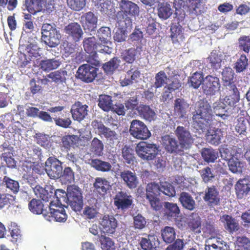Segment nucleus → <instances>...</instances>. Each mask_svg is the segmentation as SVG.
Here are the masks:
<instances>
[{
    "mask_svg": "<svg viewBox=\"0 0 250 250\" xmlns=\"http://www.w3.org/2000/svg\"><path fill=\"white\" fill-rule=\"evenodd\" d=\"M120 176L129 188L133 189L137 187L138 180L135 172L125 170L121 172Z\"/></svg>",
    "mask_w": 250,
    "mask_h": 250,
    "instance_id": "obj_23",
    "label": "nucleus"
},
{
    "mask_svg": "<svg viewBox=\"0 0 250 250\" xmlns=\"http://www.w3.org/2000/svg\"><path fill=\"white\" fill-rule=\"evenodd\" d=\"M220 87L219 79L217 77L208 75L203 81L202 88L207 95H214L219 90Z\"/></svg>",
    "mask_w": 250,
    "mask_h": 250,
    "instance_id": "obj_12",
    "label": "nucleus"
},
{
    "mask_svg": "<svg viewBox=\"0 0 250 250\" xmlns=\"http://www.w3.org/2000/svg\"><path fill=\"white\" fill-rule=\"evenodd\" d=\"M90 164L96 170L102 172L108 171L111 168L109 163L98 159H92Z\"/></svg>",
    "mask_w": 250,
    "mask_h": 250,
    "instance_id": "obj_37",
    "label": "nucleus"
},
{
    "mask_svg": "<svg viewBox=\"0 0 250 250\" xmlns=\"http://www.w3.org/2000/svg\"><path fill=\"white\" fill-rule=\"evenodd\" d=\"M45 171L48 176L52 179L60 178L62 175V167L57 158L50 157L45 162Z\"/></svg>",
    "mask_w": 250,
    "mask_h": 250,
    "instance_id": "obj_8",
    "label": "nucleus"
},
{
    "mask_svg": "<svg viewBox=\"0 0 250 250\" xmlns=\"http://www.w3.org/2000/svg\"><path fill=\"white\" fill-rule=\"evenodd\" d=\"M67 72L65 70H58L50 73L47 77L56 83H61L65 79Z\"/></svg>",
    "mask_w": 250,
    "mask_h": 250,
    "instance_id": "obj_60",
    "label": "nucleus"
},
{
    "mask_svg": "<svg viewBox=\"0 0 250 250\" xmlns=\"http://www.w3.org/2000/svg\"><path fill=\"white\" fill-rule=\"evenodd\" d=\"M199 172L203 181L206 183L211 181L215 177L211 169L209 167H204L200 170Z\"/></svg>",
    "mask_w": 250,
    "mask_h": 250,
    "instance_id": "obj_63",
    "label": "nucleus"
},
{
    "mask_svg": "<svg viewBox=\"0 0 250 250\" xmlns=\"http://www.w3.org/2000/svg\"><path fill=\"white\" fill-rule=\"evenodd\" d=\"M2 184L5 185L7 188L10 189L14 193L18 192L19 190V182L6 176L3 177Z\"/></svg>",
    "mask_w": 250,
    "mask_h": 250,
    "instance_id": "obj_51",
    "label": "nucleus"
},
{
    "mask_svg": "<svg viewBox=\"0 0 250 250\" xmlns=\"http://www.w3.org/2000/svg\"><path fill=\"white\" fill-rule=\"evenodd\" d=\"M204 80L202 73L196 71L188 80V83L189 86L197 89L201 84H203Z\"/></svg>",
    "mask_w": 250,
    "mask_h": 250,
    "instance_id": "obj_43",
    "label": "nucleus"
},
{
    "mask_svg": "<svg viewBox=\"0 0 250 250\" xmlns=\"http://www.w3.org/2000/svg\"><path fill=\"white\" fill-rule=\"evenodd\" d=\"M227 225V229L230 232L236 231L239 229L238 223L236 222L235 219L228 215L224 216Z\"/></svg>",
    "mask_w": 250,
    "mask_h": 250,
    "instance_id": "obj_61",
    "label": "nucleus"
},
{
    "mask_svg": "<svg viewBox=\"0 0 250 250\" xmlns=\"http://www.w3.org/2000/svg\"><path fill=\"white\" fill-rule=\"evenodd\" d=\"M248 60L245 55H242L240 58L234 64L233 68L237 73L244 71L248 66Z\"/></svg>",
    "mask_w": 250,
    "mask_h": 250,
    "instance_id": "obj_50",
    "label": "nucleus"
},
{
    "mask_svg": "<svg viewBox=\"0 0 250 250\" xmlns=\"http://www.w3.org/2000/svg\"><path fill=\"white\" fill-rule=\"evenodd\" d=\"M132 203V196L125 191H119L114 198V205L119 209L126 210L130 208Z\"/></svg>",
    "mask_w": 250,
    "mask_h": 250,
    "instance_id": "obj_11",
    "label": "nucleus"
},
{
    "mask_svg": "<svg viewBox=\"0 0 250 250\" xmlns=\"http://www.w3.org/2000/svg\"><path fill=\"white\" fill-rule=\"evenodd\" d=\"M189 104L183 99L178 98L174 101V111L181 118L184 117L188 109Z\"/></svg>",
    "mask_w": 250,
    "mask_h": 250,
    "instance_id": "obj_28",
    "label": "nucleus"
},
{
    "mask_svg": "<svg viewBox=\"0 0 250 250\" xmlns=\"http://www.w3.org/2000/svg\"><path fill=\"white\" fill-rule=\"evenodd\" d=\"M138 156L143 160H153L158 154V149L155 144H147L146 142H140L136 147Z\"/></svg>",
    "mask_w": 250,
    "mask_h": 250,
    "instance_id": "obj_5",
    "label": "nucleus"
},
{
    "mask_svg": "<svg viewBox=\"0 0 250 250\" xmlns=\"http://www.w3.org/2000/svg\"><path fill=\"white\" fill-rule=\"evenodd\" d=\"M113 36L115 42H122L125 41L127 36L128 30H130L131 28H127L125 25L124 26H119Z\"/></svg>",
    "mask_w": 250,
    "mask_h": 250,
    "instance_id": "obj_45",
    "label": "nucleus"
},
{
    "mask_svg": "<svg viewBox=\"0 0 250 250\" xmlns=\"http://www.w3.org/2000/svg\"><path fill=\"white\" fill-rule=\"evenodd\" d=\"M201 219L197 214L192 213L188 221V226L190 230L196 233L201 232Z\"/></svg>",
    "mask_w": 250,
    "mask_h": 250,
    "instance_id": "obj_27",
    "label": "nucleus"
},
{
    "mask_svg": "<svg viewBox=\"0 0 250 250\" xmlns=\"http://www.w3.org/2000/svg\"><path fill=\"white\" fill-rule=\"evenodd\" d=\"M83 48L84 51L89 54L87 58V62L95 66H98L101 59L96 52L95 39L94 37L85 39L83 41Z\"/></svg>",
    "mask_w": 250,
    "mask_h": 250,
    "instance_id": "obj_6",
    "label": "nucleus"
},
{
    "mask_svg": "<svg viewBox=\"0 0 250 250\" xmlns=\"http://www.w3.org/2000/svg\"><path fill=\"white\" fill-rule=\"evenodd\" d=\"M60 64V62L56 59L43 60L42 61L40 62L41 68L45 71H49L52 69H56Z\"/></svg>",
    "mask_w": 250,
    "mask_h": 250,
    "instance_id": "obj_40",
    "label": "nucleus"
},
{
    "mask_svg": "<svg viewBox=\"0 0 250 250\" xmlns=\"http://www.w3.org/2000/svg\"><path fill=\"white\" fill-rule=\"evenodd\" d=\"M169 80L170 78H167L165 71H160L155 75L154 86L156 88L166 86L165 85H167Z\"/></svg>",
    "mask_w": 250,
    "mask_h": 250,
    "instance_id": "obj_42",
    "label": "nucleus"
},
{
    "mask_svg": "<svg viewBox=\"0 0 250 250\" xmlns=\"http://www.w3.org/2000/svg\"><path fill=\"white\" fill-rule=\"evenodd\" d=\"M179 201L183 208L187 209L191 211L195 208V201L188 192H182L180 194Z\"/></svg>",
    "mask_w": 250,
    "mask_h": 250,
    "instance_id": "obj_25",
    "label": "nucleus"
},
{
    "mask_svg": "<svg viewBox=\"0 0 250 250\" xmlns=\"http://www.w3.org/2000/svg\"><path fill=\"white\" fill-rule=\"evenodd\" d=\"M122 155L125 163L128 164H133L135 161V157L134 154V151L132 148L125 146L122 150Z\"/></svg>",
    "mask_w": 250,
    "mask_h": 250,
    "instance_id": "obj_58",
    "label": "nucleus"
},
{
    "mask_svg": "<svg viewBox=\"0 0 250 250\" xmlns=\"http://www.w3.org/2000/svg\"><path fill=\"white\" fill-rule=\"evenodd\" d=\"M80 22L85 31H94L97 27L98 17L92 12L83 14L80 17Z\"/></svg>",
    "mask_w": 250,
    "mask_h": 250,
    "instance_id": "obj_14",
    "label": "nucleus"
},
{
    "mask_svg": "<svg viewBox=\"0 0 250 250\" xmlns=\"http://www.w3.org/2000/svg\"><path fill=\"white\" fill-rule=\"evenodd\" d=\"M88 106L86 104H83L79 102L76 103L71 109L73 119L78 121L83 120L88 114Z\"/></svg>",
    "mask_w": 250,
    "mask_h": 250,
    "instance_id": "obj_17",
    "label": "nucleus"
},
{
    "mask_svg": "<svg viewBox=\"0 0 250 250\" xmlns=\"http://www.w3.org/2000/svg\"><path fill=\"white\" fill-rule=\"evenodd\" d=\"M69 8L75 11H80L86 5V0H66Z\"/></svg>",
    "mask_w": 250,
    "mask_h": 250,
    "instance_id": "obj_55",
    "label": "nucleus"
},
{
    "mask_svg": "<svg viewBox=\"0 0 250 250\" xmlns=\"http://www.w3.org/2000/svg\"><path fill=\"white\" fill-rule=\"evenodd\" d=\"M152 238V236L148 235L147 238H141L139 244L143 250H155L156 247L151 240Z\"/></svg>",
    "mask_w": 250,
    "mask_h": 250,
    "instance_id": "obj_54",
    "label": "nucleus"
},
{
    "mask_svg": "<svg viewBox=\"0 0 250 250\" xmlns=\"http://www.w3.org/2000/svg\"><path fill=\"white\" fill-rule=\"evenodd\" d=\"M164 206L165 208V214L168 219H175L178 216L180 210L177 204L167 202L165 203Z\"/></svg>",
    "mask_w": 250,
    "mask_h": 250,
    "instance_id": "obj_30",
    "label": "nucleus"
},
{
    "mask_svg": "<svg viewBox=\"0 0 250 250\" xmlns=\"http://www.w3.org/2000/svg\"><path fill=\"white\" fill-rule=\"evenodd\" d=\"M117 6L119 10L117 12L115 20L119 26L131 28L133 18L136 19L139 15V6L129 0H118Z\"/></svg>",
    "mask_w": 250,
    "mask_h": 250,
    "instance_id": "obj_2",
    "label": "nucleus"
},
{
    "mask_svg": "<svg viewBox=\"0 0 250 250\" xmlns=\"http://www.w3.org/2000/svg\"><path fill=\"white\" fill-rule=\"evenodd\" d=\"M96 36L99 40L104 44H111V30L108 27H102L97 32Z\"/></svg>",
    "mask_w": 250,
    "mask_h": 250,
    "instance_id": "obj_32",
    "label": "nucleus"
},
{
    "mask_svg": "<svg viewBox=\"0 0 250 250\" xmlns=\"http://www.w3.org/2000/svg\"><path fill=\"white\" fill-rule=\"evenodd\" d=\"M129 132L131 135L137 139L146 140L151 135L145 124L138 120H133L131 122Z\"/></svg>",
    "mask_w": 250,
    "mask_h": 250,
    "instance_id": "obj_7",
    "label": "nucleus"
},
{
    "mask_svg": "<svg viewBox=\"0 0 250 250\" xmlns=\"http://www.w3.org/2000/svg\"><path fill=\"white\" fill-rule=\"evenodd\" d=\"M54 196H55L57 199V205H62V203H66L67 192H66L63 189H54Z\"/></svg>",
    "mask_w": 250,
    "mask_h": 250,
    "instance_id": "obj_64",
    "label": "nucleus"
},
{
    "mask_svg": "<svg viewBox=\"0 0 250 250\" xmlns=\"http://www.w3.org/2000/svg\"><path fill=\"white\" fill-rule=\"evenodd\" d=\"M160 191L164 194L169 197H173L175 195L176 191L174 187L168 182H160Z\"/></svg>",
    "mask_w": 250,
    "mask_h": 250,
    "instance_id": "obj_49",
    "label": "nucleus"
},
{
    "mask_svg": "<svg viewBox=\"0 0 250 250\" xmlns=\"http://www.w3.org/2000/svg\"><path fill=\"white\" fill-rule=\"evenodd\" d=\"M212 107L214 113L216 116H220L223 119H226L227 117L225 113L228 111L229 109V107H227L224 100L215 102L213 104Z\"/></svg>",
    "mask_w": 250,
    "mask_h": 250,
    "instance_id": "obj_33",
    "label": "nucleus"
},
{
    "mask_svg": "<svg viewBox=\"0 0 250 250\" xmlns=\"http://www.w3.org/2000/svg\"><path fill=\"white\" fill-rule=\"evenodd\" d=\"M235 190L238 198L242 199L246 196L250 191V179L245 177L239 179L235 185Z\"/></svg>",
    "mask_w": 250,
    "mask_h": 250,
    "instance_id": "obj_16",
    "label": "nucleus"
},
{
    "mask_svg": "<svg viewBox=\"0 0 250 250\" xmlns=\"http://www.w3.org/2000/svg\"><path fill=\"white\" fill-rule=\"evenodd\" d=\"M10 236L12 238L11 241L13 243H17L21 240L22 234L21 229L15 223L11 224L9 228Z\"/></svg>",
    "mask_w": 250,
    "mask_h": 250,
    "instance_id": "obj_48",
    "label": "nucleus"
},
{
    "mask_svg": "<svg viewBox=\"0 0 250 250\" xmlns=\"http://www.w3.org/2000/svg\"><path fill=\"white\" fill-rule=\"evenodd\" d=\"M62 206L57 205L54 201H51L48 207V214L45 219L50 220V218L52 217L54 218L57 222H64L67 218V215L64 208Z\"/></svg>",
    "mask_w": 250,
    "mask_h": 250,
    "instance_id": "obj_9",
    "label": "nucleus"
},
{
    "mask_svg": "<svg viewBox=\"0 0 250 250\" xmlns=\"http://www.w3.org/2000/svg\"><path fill=\"white\" fill-rule=\"evenodd\" d=\"M121 61L117 57H114L108 62L105 63L103 66L104 71L108 74H111L118 68Z\"/></svg>",
    "mask_w": 250,
    "mask_h": 250,
    "instance_id": "obj_41",
    "label": "nucleus"
},
{
    "mask_svg": "<svg viewBox=\"0 0 250 250\" xmlns=\"http://www.w3.org/2000/svg\"><path fill=\"white\" fill-rule=\"evenodd\" d=\"M203 199L210 206H216L219 204L220 202L219 192L214 186L208 187L206 189Z\"/></svg>",
    "mask_w": 250,
    "mask_h": 250,
    "instance_id": "obj_19",
    "label": "nucleus"
},
{
    "mask_svg": "<svg viewBox=\"0 0 250 250\" xmlns=\"http://www.w3.org/2000/svg\"><path fill=\"white\" fill-rule=\"evenodd\" d=\"M102 231L108 234H114L118 226V221L112 215H104L100 223Z\"/></svg>",
    "mask_w": 250,
    "mask_h": 250,
    "instance_id": "obj_13",
    "label": "nucleus"
},
{
    "mask_svg": "<svg viewBox=\"0 0 250 250\" xmlns=\"http://www.w3.org/2000/svg\"><path fill=\"white\" fill-rule=\"evenodd\" d=\"M137 109L146 120L151 121L155 119V113L149 106L140 105L137 107Z\"/></svg>",
    "mask_w": 250,
    "mask_h": 250,
    "instance_id": "obj_39",
    "label": "nucleus"
},
{
    "mask_svg": "<svg viewBox=\"0 0 250 250\" xmlns=\"http://www.w3.org/2000/svg\"><path fill=\"white\" fill-rule=\"evenodd\" d=\"M173 10L171 6L167 3H161L158 9V15L163 20L168 19L172 14Z\"/></svg>",
    "mask_w": 250,
    "mask_h": 250,
    "instance_id": "obj_35",
    "label": "nucleus"
},
{
    "mask_svg": "<svg viewBox=\"0 0 250 250\" xmlns=\"http://www.w3.org/2000/svg\"><path fill=\"white\" fill-rule=\"evenodd\" d=\"M77 135H72L67 136L66 140H73L79 139V141H88L91 138V132L85 128H82L80 129L78 132Z\"/></svg>",
    "mask_w": 250,
    "mask_h": 250,
    "instance_id": "obj_38",
    "label": "nucleus"
},
{
    "mask_svg": "<svg viewBox=\"0 0 250 250\" xmlns=\"http://www.w3.org/2000/svg\"><path fill=\"white\" fill-rule=\"evenodd\" d=\"M93 186L97 193L104 196L109 189L110 185L109 182L105 178L97 177L95 179Z\"/></svg>",
    "mask_w": 250,
    "mask_h": 250,
    "instance_id": "obj_26",
    "label": "nucleus"
},
{
    "mask_svg": "<svg viewBox=\"0 0 250 250\" xmlns=\"http://www.w3.org/2000/svg\"><path fill=\"white\" fill-rule=\"evenodd\" d=\"M236 245L239 248L237 250H250V239L245 236L237 237Z\"/></svg>",
    "mask_w": 250,
    "mask_h": 250,
    "instance_id": "obj_53",
    "label": "nucleus"
},
{
    "mask_svg": "<svg viewBox=\"0 0 250 250\" xmlns=\"http://www.w3.org/2000/svg\"><path fill=\"white\" fill-rule=\"evenodd\" d=\"M165 148L171 153L183 154L184 150L188 148L191 145V142H166Z\"/></svg>",
    "mask_w": 250,
    "mask_h": 250,
    "instance_id": "obj_18",
    "label": "nucleus"
},
{
    "mask_svg": "<svg viewBox=\"0 0 250 250\" xmlns=\"http://www.w3.org/2000/svg\"><path fill=\"white\" fill-rule=\"evenodd\" d=\"M1 151H4L2 153L1 156L3 158V160L5 162L7 167L10 168H14L16 167V161L13 158V152L14 148L10 146L8 142H4L0 146Z\"/></svg>",
    "mask_w": 250,
    "mask_h": 250,
    "instance_id": "obj_15",
    "label": "nucleus"
},
{
    "mask_svg": "<svg viewBox=\"0 0 250 250\" xmlns=\"http://www.w3.org/2000/svg\"><path fill=\"white\" fill-rule=\"evenodd\" d=\"M101 247L104 250H114V243L111 238L105 235H101L100 237Z\"/></svg>",
    "mask_w": 250,
    "mask_h": 250,
    "instance_id": "obj_56",
    "label": "nucleus"
},
{
    "mask_svg": "<svg viewBox=\"0 0 250 250\" xmlns=\"http://www.w3.org/2000/svg\"><path fill=\"white\" fill-rule=\"evenodd\" d=\"M202 156L204 160L208 163L214 162L218 158V152L213 149L204 148L202 152Z\"/></svg>",
    "mask_w": 250,
    "mask_h": 250,
    "instance_id": "obj_47",
    "label": "nucleus"
},
{
    "mask_svg": "<svg viewBox=\"0 0 250 250\" xmlns=\"http://www.w3.org/2000/svg\"><path fill=\"white\" fill-rule=\"evenodd\" d=\"M101 135H104L105 138L110 141L119 139L120 137L118 128L116 129V128L106 127Z\"/></svg>",
    "mask_w": 250,
    "mask_h": 250,
    "instance_id": "obj_46",
    "label": "nucleus"
},
{
    "mask_svg": "<svg viewBox=\"0 0 250 250\" xmlns=\"http://www.w3.org/2000/svg\"><path fill=\"white\" fill-rule=\"evenodd\" d=\"M222 80L226 88L235 85L233 82L234 73L231 67H226L221 72Z\"/></svg>",
    "mask_w": 250,
    "mask_h": 250,
    "instance_id": "obj_31",
    "label": "nucleus"
},
{
    "mask_svg": "<svg viewBox=\"0 0 250 250\" xmlns=\"http://www.w3.org/2000/svg\"><path fill=\"white\" fill-rule=\"evenodd\" d=\"M42 40L50 47H55L60 43L61 35L54 24L43 23L42 27Z\"/></svg>",
    "mask_w": 250,
    "mask_h": 250,
    "instance_id": "obj_3",
    "label": "nucleus"
},
{
    "mask_svg": "<svg viewBox=\"0 0 250 250\" xmlns=\"http://www.w3.org/2000/svg\"><path fill=\"white\" fill-rule=\"evenodd\" d=\"M146 197L159 196L160 194V185L155 182L149 183L146 186Z\"/></svg>",
    "mask_w": 250,
    "mask_h": 250,
    "instance_id": "obj_44",
    "label": "nucleus"
},
{
    "mask_svg": "<svg viewBox=\"0 0 250 250\" xmlns=\"http://www.w3.org/2000/svg\"><path fill=\"white\" fill-rule=\"evenodd\" d=\"M229 91V95L223 100L228 107L232 108L236 106V104L240 100L239 92L235 85L227 88Z\"/></svg>",
    "mask_w": 250,
    "mask_h": 250,
    "instance_id": "obj_21",
    "label": "nucleus"
},
{
    "mask_svg": "<svg viewBox=\"0 0 250 250\" xmlns=\"http://www.w3.org/2000/svg\"><path fill=\"white\" fill-rule=\"evenodd\" d=\"M35 195L44 201H48L54 196V189L51 185H46L44 188L37 185L34 188Z\"/></svg>",
    "mask_w": 250,
    "mask_h": 250,
    "instance_id": "obj_20",
    "label": "nucleus"
},
{
    "mask_svg": "<svg viewBox=\"0 0 250 250\" xmlns=\"http://www.w3.org/2000/svg\"><path fill=\"white\" fill-rule=\"evenodd\" d=\"M113 101L111 96L107 95H101L98 99V106L104 111L108 112L111 110Z\"/></svg>",
    "mask_w": 250,
    "mask_h": 250,
    "instance_id": "obj_34",
    "label": "nucleus"
},
{
    "mask_svg": "<svg viewBox=\"0 0 250 250\" xmlns=\"http://www.w3.org/2000/svg\"><path fill=\"white\" fill-rule=\"evenodd\" d=\"M66 203L75 211H80L83 206V199L81 189L73 185L67 187Z\"/></svg>",
    "mask_w": 250,
    "mask_h": 250,
    "instance_id": "obj_4",
    "label": "nucleus"
},
{
    "mask_svg": "<svg viewBox=\"0 0 250 250\" xmlns=\"http://www.w3.org/2000/svg\"><path fill=\"white\" fill-rule=\"evenodd\" d=\"M208 59L211 63V66L213 68L217 70L220 68L222 62V58L220 55L216 54V52H212Z\"/></svg>",
    "mask_w": 250,
    "mask_h": 250,
    "instance_id": "obj_57",
    "label": "nucleus"
},
{
    "mask_svg": "<svg viewBox=\"0 0 250 250\" xmlns=\"http://www.w3.org/2000/svg\"><path fill=\"white\" fill-rule=\"evenodd\" d=\"M161 236L163 241L167 244L172 243L175 239L176 232L173 228L166 226L161 230Z\"/></svg>",
    "mask_w": 250,
    "mask_h": 250,
    "instance_id": "obj_36",
    "label": "nucleus"
},
{
    "mask_svg": "<svg viewBox=\"0 0 250 250\" xmlns=\"http://www.w3.org/2000/svg\"><path fill=\"white\" fill-rule=\"evenodd\" d=\"M175 133L179 141H188L191 138L189 131L183 126H178Z\"/></svg>",
    "mask_w": 250,
    "mask_h": 250,
    "instance_id": "obj_59",
    "label": "nucleus"
},
{
    "mask_svg": "<svg viewBox=\"0 0 250 250\" xmlns=\"http://www.w3.org/2000/svg\"><path fill=\"white\" fill-rule=\"evenodd\" d=\"M197 0H174V5L176 9L192 7L197 3Z\"/></svg>",
    "mask_w": 250,
    "mask_h": 250,
    "instance_id": "obj_62",
    "label": "nucleus"
},
{
    "mask_svg": "<svg viewBox=\"0 0 250 250\" xmlns=\"http://www.w3.org/2000/svg\"><path fill=\"white\" fill-rule=\"evenodd\" d=\"M97 69L89 64L81 65L77 72L78 78L86 83L92 82L97 75Z\"/></svg>",
    "mask_w": 250,
    "mask_h": 250,
    "instance_id": "obj_10",
    "label": "nucleus"
},
{
    "mask_svg": "<svg viewBox=\"0 0 250 250\" xmlns=\"http://www.w3.org/2000/svg\"><path fill=\"white\" fill-rule=\"evenodd\" d=\"M192 125L197 130L208 131L207 139L209 141H220V130H214L213 115L210 105L207 100H200L196 104L195 111L192 112Z\"/></svg>",
    "mask_w": 250,
    "mask_h": 250,
    "instance_id": "obj_1",
    "label": "nucleus"
},
{
    "mask_svg": "<svg viewBox=\"0 0 250 250\" xmlns=\"http://www.w3.org/2000/svg\"><path fill=\"white\" fill-rule=\"evenodd\" d=\"M43 1L41 0H25L24 6L27 10L32 14H35L42 9Z\"/></svg>",
    "mask_w": 250,
    "mask_h": 250,
    "instance_id": "obj_29",
    "label": "nucleus"
},
{
    "mask_svg": "<svg viewBox=\"0 0 250 250\" xmlns=\"http://www.w3.org/2000/svg\"><path fill=\"white\" fill-rule=\"evenodd\" d=\"M64 31L75 42L79 41L83 34L80 25L77 22H73L66 26L64 28Z\"/></svg>",
    "mask_w": 250,
    "mask_h": 250,
    "instance_id": "obj_24",
    "label": "nucleus"
},
{
    "mask_svg": "<svg viewBox=\"0 0 250 250\" xmlns=\"http://www.w3.org/2000/svg\"><path fill=\"white\" fill-rule=\"evenodd\" d=\"M29 210L35 214H42L45 218L47 216L48 207L44 208V205L41 200L32 199L28 204Z\"/></svg>",
    "mask_w": 250,
    "mask_h": 250,
    "instance_id": "obj_22",
    "label": "nucleus"
},
{
    "mask_svg": "<svg viewBox=\"0 0 250 250\" xmlns=\"http://www.w3.org/2000/svg\"><path fill=\"white\" fill-rule=\"evenodd\" d=\"M109 44L101 43L96 46V52L101 60L104 59V56L109 55L113 52V48L109 46Z\"/></svg>",
    "mask_w": 250,
    "mask_h": 250,
    "instance_id": "obj_52",
    "label": "nucleus"
}]
</instances>
